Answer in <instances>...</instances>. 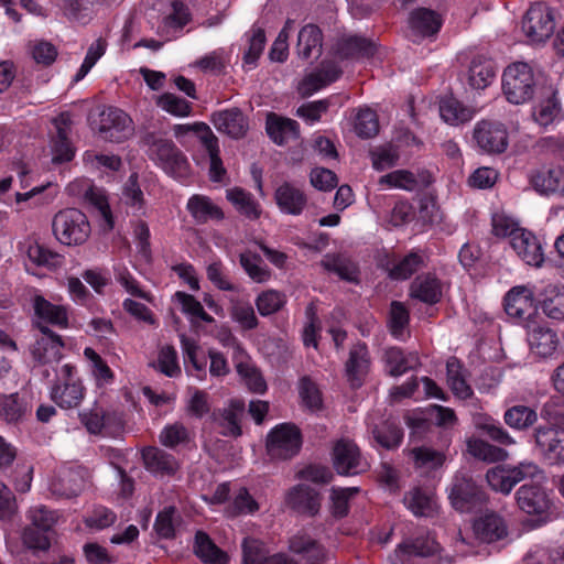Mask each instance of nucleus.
<instances>
[{"mask_svg":"<svg viewBox=\"0 0 564 564\" xmlns=\"http://www.w3.org/2000/svg\"><path fill=\"white\" fill-rule=\"evenodd\" d=\"M542 478V471L533 463H519L518 465H498L486 473L489 487L497 492L508 495L521 481L523 484L516 492V501L520 510L528 514L538 516L539 524L546 521L552 507L550 492L536 478Z\"/></svg>","mask_w":564,"mask_h":564,"instance_id":"nucleus-1","label":"nucleus"},{"mask_svg":"<svg viewBox=\"0 0 564 564\" xmlns=\"http://www.w3.org/2000/svg\"><path fill=\"white\" fill-rule=\"evenodd\" d=\"M452 508L459 513L473 514L471 529H507L505 518L489 509V495L471 476L457 473L448 489Z\"/></svg>","mask_w":564,"mask_h":564,"instance_id":"nucleus-2","label":"nucleus"},{"mask_svg":"<svg viewBox=\"0 0 564 564\" xmlns=\"http://www.w3.org/2000/svg\"><path fill=\"white\" fill-rule=\"evenodd\" d=\"M52 231L57 241L65 246L84 245L91 232L89 220L78 208L58 210L52 219Z\"/></svg>","mask_w":564,"mask_h":564,"instance_id":"nucleus-3","label":"nucleus"},{"mask_svg":"<svg viewBox=\"0 0 564 564\" xmlns=\"http://www.w3.org/2000/svg\"><path fill=\"white\" fill-rule=\"evenodd\" d=\"M536 82L532 67L525 62H516L506 67L502 74V93L513 105H522L533 98Z\"/></svg>","mask_w":564,"mask_h":564,"instance_id":"nucleus-4","label":"nucleus"},{"mask_svg":"<svg viewBox=\"0 0 564 564\" xmlns=\"http://www.w3.org/2000/svg\"><path fill=\"white\" fill-rule=\"evenodd\" d=\"M521 532L518 531L516 536H510V531H457L455 541L457 545L467 547L464 550L467 554L489 556L520 538Z\"/></svg>","mask_w":564,"mask_h":564,"instance_id":"nucleus-5","label":"nucleus"},{"mask_svg":"<svg viewBox=\"0 0 564 564\" xmlns=\"http://www.w3.org/2000/svg\"><path fill=\"white\" fill-rule=\"evenodd\" d=\"M303 445L300 427L293 423H281L267 435L265 451L273 460H290L295 457Z\"/></svg>","mask_w":564,"mask_h":564,"instance_id":"nucleus-6","label":"nucleus"},{"mask_svg":"<svg viewBox=\"0 0 564 564\" xmlns=\"http://www.w3.org/2000/svg\"><path fill=\"white\" fill-rule=\"evenodd\" d=\"M538 297H534L533 291L527 285H517L511 288L503 297V308L506 314L514 323L530 329L536 324Z\"/></svg>","mask_w":564,"mask_h":564,"instance_id":"nucleus-7","label":"nucleus"},{"mask_svg":"<svg viewBox=\"0 0 564 564\" xmlns=\"http://www.w3.org/2000/svg\"><path fill=\"white\" fill-rule=\"evenodd\" d=\"M429 253L421 248H413L404 256L386 254L380 267L392 281H406L420 270L427 267Z\"/></svg>","mask_w":564,"mask_h":564,"instance_id":"nucleus-8","label":"nucleus"},{"mask_svg":"<svg viewBox=\"0 0 564 564\" xmlns=\"http://www.w3.org/2000/svg\"><path fill=\"white\" fill-rule=\"evenodd\" d=\"M555 30L554 9L544 2L530 6L522 19V31L531 43H544Z\"/></svg>","mask_w":564,"mask_h":564,"instance_id":"nucleus-9","label":"nucleus"},{"mask_svg":"<svg viewBox=\"0 0 564 564\" xmlns=\"http://www.w3.org/2000/svg\"><path fill=\"white\" fill-rule=\"evenodd\" d=\"M378 43L359 34H341L329 48V54L337 61L358 62L371 59L378 52Z\"/></svg>","mask_w":564,"mask_h":564,"instance_id":"nucleus-10","label":"nucleus"},{"mask_svg":"<svg viewBox=\"0 0 564 564\" xmlns=\"http://www.w3.org/2000/svg\"><path fill=\"white\" fill-rule=\"evenodd\" d=\"M61 373L62 381L55 382L51 388V400L62 409L77 408L86 392V388L77 376V368L72 364H65Z\"/></svg>","mask_w":564,"mask_h":564,"instance_id":"nucleus-11","label":"nucleus"},{"mask_svg":"<svg viewBox=\"0 0 564 564\" xmlns=\"http://www.w3.org/2000/svg\"><path fill=\"white\" fill-rule=\"evenodd\" d=\"M144 141L151 145L155 159L167 174L174 177L188 175L189 163L187 158L172 140L158 139L153 133H149L145 135Z\"/></svg>","mask_w":564,"mask_h":564,"instance_id":"nucleus-12","label":"nucleus"},{"mask_svg":"<svg viewBox=\"0 0 564 564\" xmlns=\"http://www.w3.org/2000/svg\"><path fill=\"white\" fill-rule=\"evenodd\" d=\"M99 118L98 132L106 141L121 143L133 134L132 119L117 107H105Z\"/></svg>","mask_w":564,"mask_h":564,"instance_id":"nucleus-13","label":"nucleus"},{"mask_svg":"<svg viewBox=\"0 0 564 564\" xmlns=\"http://www.w3.org/2000/svg\"><path fill=\"white\" fill-rule=\"evenodd\" d=\"M473 138L478 148L487 154H501L509 145L508 130L499 121H479L474 128Z\"/></svg>","mask_w":564,"mask_h":564,"instance_id":"nucleus-14","label":"nucleus"},{"mask_svg":"<svg viewBox=\"0 0 564 564\" xmlns=\"http://www.w3.org/2000/svg\"><path fill=\"white\" fill-rule=\"evenodd\" d=\"M535 446L550 465H564V429L540 425L533 433Z\"/></svg>","mask_w":564,"mask_h":564,"instance_id":"nucleus-15","label":"nucleus"},{"mask_svg":"<svg viewBox=\"0 0 564 564\" xmlns=\"http://www.w3.org/2000/svg\"><path fill=\"white\" fill-rule=\"evenodd\" d=\"M90 471L82 465H74L65 469L51 484V492L65 499L78 497L90 480Z\"/></svg>","mask_w":564,"mask_h":564,"instance_id":"nucleus-16","label":"nucleus"},{"mask_svg":"<svg viewBox=\"0 0 564 564\" xmlns=\"http://www.w3.org/2000/svg\"><path fill=\"white\" fill-rule=\"evenodd\" d=\"M371 357L365 341L358 340L349 349L348 359L345 362V377L352 390L360 389L369 375Z\"/></svg>","mask_w":564,"mask_h":564,"instance_id":"nucleus-17","label":"nucleus"},{"mask_svg":"<svg viewBox=\"0 0 564 564\" xmlns=\"http://www.w3.org/2000/svg\"><path fill=\"white\" fill-rule=\"evenodd\" d=\"M285 503L297 514L314 518L321 510L322 495L307 485L299 484L289 489Z\"/></svg>","mask_w":564,"mask_h":564,"instance_id":"nucleus-18","label":"nucleus"},{"mask_svg":"<svg viewBox=\"0 0 564 564\" xmlns=\"http://www.w3.org/2000/svg\"><path fill=\"white\" fill-rule=\"evenodd\" d=\"M332 460L338 475H356L361 463L360 448L354 441L340 438L333 446Z\"/></svg>","mask_w":564,"mask_h":564,"instance_id":"nucleus-19","label":"nucleus"},{"mask_svg":"<svg viewBox=\"0 0 564 564\" xmlns=\"http://www.w3.org/2000/svg\"><path fill=\"white\" fill-rule=\"evenodd\" d=\"M210 121L215 128L232 139H242L249 130V120L238 107L214 111Z\"/></svg>","mask_w":564,"mask_h":564,"instance_id":"nucleus-20","label":"nucleus"},{"mask_svg":"<svg viewBox=\"0 0 564 564\" xmlns=\"http://www.w3.org/2000/svg\"><path fill=\"white\" fill-rule=\"evenodd\" d=\"M534 121L541 127H547L562 118V106L557 90L553 86H545L539 90L538 101L532 109Z\"/></svg>","mask_w":564,"mask_h":564,"instance_id":"nucleus-21","label":"nucleus"},{"mask_svg":"<svg viewBox=\"0 0 564 564\" xmlns=\"http://www.w3.org/2000/svg\"><path fill=\"white\" fill-rule=\"evenodd\" d=\"M425 533L414 539H406L398 545L395 557L400 564H406L413 557H429L440 552L441 545L434 536H431V531Z\"/></svg>","mask_w":564,"mask_h":564,"instance_id":"nucleus-22","label":"nucleus"},{"mask_svg":"<svg viewBox=\"0 0 564 564\" xmlns=\"http://www.w3.org/2000/svg\"><path fill=\"white\" fill-rule=\"evenodd\" d=\"M411 299L427 305H435L443 299V282L435 272L417 274L409 288Z\"/></svg>","mask_w":564,"mask_h":564,"instance_id":"nucleus-23","label":"nucleus"},{"mask_svg":"<svg viewBox=\"0 0 564 564\" xmlns=\"http://www.w3.org/2000/svg\"><path fill=\"white\" fill-rule=\"evenodd\" d=\"M497 64L484 54L473 56L466 72V83L474 90H485L497 76Z\"/></svg>","mask_w":564,"mask_h":564,"instance_id":"nucleus-24","label":"nucleus"},{"mask_svg":"<svg viewBox=\"0 0 564 564\" xmlns=\"http://www.w3.org/2000/svg\"><path fill=\"white\" fill-rule=\"evenodd\" d=\"M21 542L13 541L10 534L6 535V544L10 553L20 560L29 552L37 555L40 552H46L51 547V536L48 531H20Z\"/></svg>","mask_w":564,"mask_h":564,"instance_id":"nucleus-25","label":"nucleus"},{"mask_svg":"<svg viewBox=\"0 0 564 564\" xmlns=\"http://www.w3.org/2000/svg\"><path fill=\"white\" fill-rule=\"evenodd\" d=\"M245 413V402L240 399H231L225 409L214 410L212 419L223 430V436L237 438L242 435L241 417Z\"/></svg>","mask_w":564,"mask_h":564,"instance_id":"nucleus-26","label":"nucleus"},{"mask_svg":"<svg viewBox=\"0 0 564 564\" xmlns=\"http://www.w3.org/2000/svg\"><path fill=\"white\" fill-rule=\"evenodd\" d=\"M530 184L542 196L564 197V171L561 167L535 171L530 176Z\"/></svg>","mask_w":564,"mask_h":564,"instance_id":"nucleus-27","label":"nucleus"},{"mask_svg":"<svg viewBox=\"0 0 564 564\" xmlns=\"http://www.w3.org/2000/svg\"><path fill=\"white\" fill-rule=\"evenodd\" d=\"M516 235L511 242L512 249L527 264L541 267L544 262V252L538 237L527 229H522Z\"/></svg>","mask_w":564,"mask_h":564,"instance_id":"nucleus-28","label":"nucleus"},{"mask_svg":"<svg viewBox=\"0 0 564 564\" xmlns=\"http://www.w3.org/2000/svg\"><path fill=\"white\" fill-rule=\"evenodd\" d=\"M141 456L145 469L154 476H174L180 467L172 454L154 446L143 448Z\"/></svg>","mask_w":564,"mask_h":564,"instance_id":"nucleus-29","label":"nucleus"},{"mask_svg":"<svg viewBox=\"0 0 564 564\" xmlns=\"http://www.w3.org/2000/svg\"><path fill=\"white\" fill-rule=\"evenodd\" d=\"M279 209L288 215L299 216L307 206V196L290 182H283L274 192Z\"/></svg>","mask_w":564,"mask_h":564,"instance_id":"nucleus-30","label":"nucleus"},{"mask_svg":"<svg viewBox=\"0 0 564 564\" xmlns=\"http://www.w3.org/2000/svg\"><path fill=\"white\" fill-rule=\"evenodd\" d=\"M443 18L435 10L420 7L410 12L409 26L423 37L435 36L442 29Z\"/></svg>","mask_w":564,"mask_h":564,"instance_id":"nucleus-31","label":"nucleus"},{"mask_svg":"<svg viewBox=\"0 0 564 564\" xmlns=\"http://www.w3.org/2000/svg\"><path fill=\"white\" fill-rule=\"evenodd\" d=\"M186 208L197 225L225 218L224 210L206 195L194 194L188 198Z\"/></svg>","mask_w":564,"mask_h":564,"instance_id":"nucleus-32","label":"nucleus"},{"mask_svg":"<svg viewBox=\"0 0 564 564\" xmlns=\"http://www.w3.org/2000/svg\"><path fill=\"white\" fill-rule=\"evenodd\" d=\"M265 131L278 145H284L289 139L300 137V124L296 120L269 112L265 120Z\"/></svg>","mask_w":564,"mask_h":564,"instance_id":"nucleus-33","label":"nucleus"},{"mask_svg":"<svg viewBox=\"0 0 564 564\" xmlns=\"http://www.w3.org/2000/svg\"><path fill=\"white\" fill-rule=\"evenodd\" d=\"M383 361L388 368V375L399 377L409 370L421 366L420 357L416 351L405 352L401 347H389L384 350Z\"/></svg>","mask_w":564,"mask_h":564,"instance_id":"nucleus-34","label":"nucleus"},{"mask_svg":"<svg viewBox=\"0 0 564 564\" xmlns=\"http://www.w3.org/2000/svg\"><path fill=\"white\" fill-rule=\"evenodd\" d=\"M289 549L301 555L306 564H324L327 558L324 545L304 534L292 536L289 541Z\"/></svg>","mask_w":564,"mask_h":564,"instance_id":"nucleus-35","label":"nucleus"},{"mask_svg":"<svg viewBox=\"0 0 564 564\" xmlns=\"http://www.w3.org/2000/svg\"><path fill=\"white\" fill-rule=\"evenodd\" d=\"M538 303L549 318L564 322V285H546L539 293Z\"/></svg>","mask_w":564,"mask_h":564,"instance_id":"nucleus-36","label":"nucleus"},{"mask_svg":"<svg viewBox=\"0 0 564 564\" xmlns=\"http://www.w3.org/2000/svg\"><path fill=\"white\" fill-rule=\"evenodd\" d=\"M323 40L324 35L318 25L313 23L304 25L297 35V55L307 61L316 52L315 58L317 59L323 53Z\"/></svg>","mask_w":564,"mask_h":564,"instance_id":"nucleus-37","label":"nucleus"},{"mask_svg":"<svg viewBox=\"0 0 564 564\" xmlns=\"http://www.w3.org/2000/svg\"><path fill=\"white\" fill-rule=\"evenodd\" d=\"M528 343L534 354L546 358L555 352L558 337L553 329L534 324L528 332Z\"/></svg>","mask_w":564,"mask_h":564,"instance_id":"nucleus-38","label":"nucleus"},{"mask_svg":"<svg viewBox=\"0 0 564 564\" xmlns=\"http://www.w3.org/2000/svg\"><path fill=\"white\" fill-rule=\"evenodd\" d=\"M194 554L205 564H229V555L207 534L195 531Z\"/></svg>","mask_w":564,"mask_h":564,"instance_id":"nucleus-39","label":"nucleus"},{"mask_svg":"<svg viewBox=\"0 0 564 564\" xmlns=\"http://www.w3.org/2000/svg\"><path fill=\"white\" fill-rule=\"evenodd\" d=\"M371 434L380 447L395 451L403 442L404 430L395 420L388 419L373 425Z\"/></svg>","mask_w":564,"mask_h":564,"instance_id":"nucleus-40","label":"nucleus"},{"mask_svg":"<svg viewBox=\"0 0 564 564\" xmlns=\"http://www.w3.org/2000/svg\"><path fill=\"white\" fill-rule=\"evenodd\" d=\"M33 308L35 315L45 323L58 326L59 328H67L68 312L63 305H56L47 301L42 295H35L33 299Z\"/></svg>","mask_w":564,"mask_h":564,"instance_id":"nucleus-41","label":"nucleus"},{"mask_svg":"<svg viewBox=\"0 0 564 564\" xmlns=\"http://www.w3.org/2000/svg\"><path fill=\"white\" fill-rule=\"evenodd\" d=\"M408 455L414 468L426 474L437 470L446 460V455L442 451L425 445L410 448Z\"/></svg>","mask_w":564,"mask_h":564,"instance_id":"nucleus-42","label":"nucleus"},{"mask_svg":"<svg viewBox=\"0 0 564 564\" xmlns=\"http://www.w3.org/2000/svg\"><path fill=\"white\" fill-rule=\"evenodd\" d=\"M226 197L240 215L250 220L260 218L261 206L250 192L242 187H234L227 191Z\"/></svg>","mask_w":564,"mask_h":564,"instance_id":"nucleus-43","label":"nucleus"},{"mask_svg":"<svg viewBox=\"0 0 564 564\" xmlns=\"http://www.w3.org/2000/svg\"><path fill=\"white\" fill-rule=\"evenodd\" d=\"M503 421L513 430L525 431L536 423L538 414L531 406L516 404L506 410Z\"/></svg>","mask_w":564,"mask_h":564,"instance_id":"nucleus-44","label":"nucleus"},{"mask_svg":"<svg viewBox=\"0 0 564 564\" xmlns=\"http://www.w3.org/2000/svg\"><path fill=\"white\" fill-rule=\"evenodd\" d=\"M321 264L326 271L335 273L344 281H358V268L351 261L344 258L339 253L326 254L322 260Z\"/></svg>","mask_w":564,"mask_h":564,"instance_id":"nucleus-45","label":"nucleus"},{"mask_svg":"<svg viewBox=\"0 0 564 564\" xmlns=\"http://www.w3.org/2000/svg\"><path fill=\"white\" fill-rule=\"evenodd\" d=\"M23 246H25V252L30 261L37 267L51 268L61 264L62 256L40 243L36 239L29 238Z\"/></svg>","mask_w":564,"mask_h":564,"instance_id":"nucleus-46","label":"nucleus"},{"mask_svg":"<svg viewBox=\"0 0 564 564\" xmlns=\"http://www.w3.org/2000/svg\"><path fill=\"white\" fill-rule=\"evenodd\" d=\"M440 115L449 124H458L471 119V110L454 96H445L440 101Z\"/></svg>","mask_w":564,"mask_h":564,"instance_id":"nucleus-47","label":"nucleus"},{"mask_svg":"<svg viewBox=\"0 0 564 564\" xmlns=\"http://www.w3.org/2000/svg\"><path fill=\"white\" fill-rule=\"evenodd\" d=\"M467 451L475 458L487 463L503 462L508 457L506 449L480 438L468 440Z\"/></svg>","mask_w":564,"mask_h":564,"instance_id":"nucleus-48","label":"nucleus"},{"mask_svg":"<svg viewBox=\"0 0 564 564\" xmlns=\"http://www.w3.org/2000/svg\"><path fill=\"white\" fill-rule=\"evenodd\" d=\"M360 489L358 487H333L330 489V505L329 512L335 519H343L348 516L350 511V499L356 496Z\"/></svg>","mask_w":564,"mask_h":564,"instance_id":"nucleus-49","label":"nucleus"},{"mask_svg":"<svg viewBox=\"0 0 564 564\" xmlns=\"http://www.w3.org/2000/svg\"><path fill=\"white\" fill-rule=\"evenodd\" d=\"M299 394L302 405L311 412H318L324 409L322 391L311 377L304 376L300 379Z\"/></svg>","mask_w":564,"mask_h":564,"instance_id":"nucleus-50","label":"nucleus"},{"mask_svg":"<svg viewBox=\"0 0 564 564\" xmlns=\"http://www.w3.org/2000/svg\"><path fill=\"white\" fill-rule=\"evenodd\" d=\"M26 411L28 405L19 397V393L0 394V417L7 422H19Z\"/></svg>","mask_w":564,"mask_h":564,"instance_id":"nucleus-51","label":"nucleus"},{"mask_svg":"<svg viewBox=\"0 0 564 564\" xmlns=\"http://www.w3.org/2000/svg\"><path fill=\"white\" fill-rule=\"evenodd\" d=\"M476 427L481 434L488 436L491 441L500 445H511L514 443L513 438L503 429L501 423L491 416H481L476 422Z\"/></svg>","mask_w":564,"mask_h":564,"instance_id":"nucleus-52","label":"nucleus"},{"mask_svg":"<svg viewBox=\"0 0 564 564\" xmlns=\"http://www.w3.org/2000/svg\"><path fill=\"white\" fill-rule=\"evenodd\" d=\"M84 356L90 364V369L97 386L111 383L115 380V373L107 361L91 347L84 349Z\"/></svg>","mask_w":564,"mask_h":564,"instance_id":"nucleus-53","label":"nucleus"},{"mask_svg":"<svg viewBox=\"0 0 564 564\" xmlns=\"http://www.w3.org/2000/svg\"><path fill=\"white\" fill-rule=\"evenodd\" d=\"M239 262L245 272L257 283L267 282L271 278V272L267 267H261V257L258 253L246 251L240 253Z\"/></svg>","mask_w":564,"mask_h":564,"instance_id":"nucleus-54","label":"nucleus"},{"mask_svg":"<svg viewBox=\"0 0 564 564\" xmlns=\"http://www.w3.org/2000/svg\"><path fill=\"white\" fill-rule=\"evenodd\" d=\"M286 304V296L276 290L261 292L256 299V306L261 316H269L281 311Z\"/></svg>","mask_w":564,"mask_h":564,"instance_id":"nucleus-55","label":"nucleus"},{"mask_svg":"<svg viewBox=\"0 0 564 564\" xmlns=\"http://www.w3.org/2000/svg\"><path fill=\"white\" fill-rule=\"evenodd\" d=\"M356 134L361 139H370L379 132V121L376 111L370 108L360 109L354 122Z\"/></svg>","mask_w":564,"mask_h":564,"instance_id":"nucleus-56","label":"nucleus"},{"mask_svg":"<svg viewBox=\"0 0 564 564\" xmlns=\"http://www.w3.org/2000/svg\"><path fill=\"white\" fill-rule=\"evenodd\" d=\"M410 323V312L404 303L392 301L390 304L388 326L390 334L400 338Z\"/></svg>","mask_w":564,"mask_h":564,"instance_id":"nucleus-57","label":"nucleus"},{"mask_svg":"<svg viewBox=\"0 0 564 564\" xmlns=\"http://www.w3.org/2000/svg\"><path fill=\"white\" fill-rule=\"evenodd\" d=\"M50 340L51 339H36L31 347V355L40 365L59 361L63 358L61 349L64 346H57L55 343H51Z\"/></svg>","mask_w":564,"mask_h":564,"instance_id":"nucleus-58","label":"nucleus"},{"mask_svg":"<svg viewBox=\"0 0 564 564\" xmlns=\"http://www.w3.org/2000/svg\"><path fill=\"white\" fill-rule=\"evenodd\" d=\"M230 317L238 323L243 330L256 329L259 325L254 308L249 302H235L230 307Z\"/></svg>","mask_w":564,"mask_h":564,"instance_id":"nucleus-59","label":"nucleus"},{"mask_svg":"<svg viewBox=\"0 0 564 564\" xmlns=\"http://www.w3.org/2000/svg\"><path fill=\"white\" fill-rule=\"evenodd\" d=\"M267 43L265 31L262 28H252V35L249 39L248 50L245 52L242 61L250 68H254L258 59L262 55Z\"/></svg>","mask_w":564,"mask_h":564,"instance_id":"nucleus-60","label":"nucleus"},{"mask_svg":"<svg viewBox=\"0 0 564 564\" xmlns=\"http://www.w3.org/2000/svg\"><path fill=\"white\" fill-rule=\"evenodd\" d=\"M156 105L176 117H186L192 112V104L172 93L162 94L158 98Z\"/></svg>","mask_w":564,"mask_h":564,"instance_id":"nucleus-61","label":"nucleus"},{"mask_svg":"<svg viewBox=\"0 0 564 564\" xmlns=\"http://www.w3.org/2000/svg\"><path fill=\"white\" fill-rule=\"evenodd\" d=\"M408 507L415 516L430 517L434 512L435 501L431 495L415 488L408 500Z\"/></svg>","mask_w":564,"mask_h":564,"instance_id":"nucleus-62","label":"nucleus"},{"mask_svg":"<svg viewBox=\"0 0 564 564\" xmlns=\"http://www.w3.org/2000/svg\"><path fill=\"white\" fill-rule=\"evenodd\" d=\"M243 564H267L269 555L264 544L256 539L245 538L242 541Z\"/></svg>","mask_w":564,"mask_h":564,"instance_id":"nucleus-63","label":"nucleus"},{"mask_svg":"<svg viewBox=\"0 0 564 564\" xmlns=\"http://www.w3.org/2000/svg\"><path fill=\"white\" fill-rule=\"evenodd\" d=\"M28 519L33 529H53L58 522L59 514L55 510L40 506L29 510Z\"/></svg>","mask_w":564,"mask_h":564,"instance_id":"nucleus-64","label":"nucleus"}]
</instances>
